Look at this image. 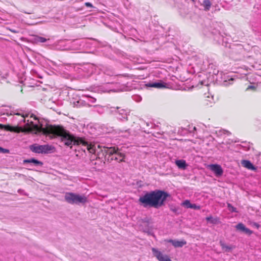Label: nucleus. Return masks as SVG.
<instances>
[{
  "mask_svg": "<svg viewBox=\"0 0 261 261\" xmlns=\"http://www.w3.org/2000/svg\"><path fill=\"white\" fill-rule=\"evenodd\" d=\"M2 150H1L0 152H3V153H8V152H9V150L8 149H4V148H2Z\"/></svg>",
  "mask_w": 261,
  "mask_h": 261,
  "instance_id": "obj_25",
  "label": "nucleus"
},
{
  "mask_svg": "<svg viewBox=\"0 0 261 261\" xmlns=\"http://www.w3.org/2000/svg\"><path fill=\"white\" fill-rule=\"evenodd\" d=\"M256 226H257V227H258V224H255Z\"/></svg>",
  "mask_w": 261,
  "mask_h": 261,
  "instance_id": "obj_35",
  "label": "nucleus"
},
{
  "mask_svg": "<svg viewBox=\"0 0 261 261\" xmlns=\"http://www.w3.org/2000/svg\"><path fill=\"white\" fill-rule=\"evenodd\" d=\"M149 87L156 88H161L165 87L163 83H154L149 85Z\"/></svg>",
  "mask_w": 261,
  "mask_h": 261,
  "instance_id": "obj_14",
  "label": "nucleus"
},
{
  "mask_svg": "<svg viewBox=\"0 0 261 261\" xmlns=\"http://www.w3.org/2000/svg\"><path fill=\"white\" fill-rule=\"evenodd\" d=\"M191 204L190 200H186L185 201H184L182 203V205H184L186 208H190Z\"/></svg>",
  "mask_w": 261,
  "mask_h": 261,
  "instance_id": "obj_18",
  "label": "nucleus"
},
{
  "mask_svg": "<svg viewBox=\"0 0 261 261\" xmlns=\"http://www.w3.org/2000/svg\"><path fill=\"white\" fill-rule=\"evenodd\" d=\"M175 163H176V164L179 163V160H176Z\"/></svg>",
  "mask_w": 261,
  "mask_h": 261,
  "instance_id": "obj_32",
  "label": "nucleus"
},
{
  "mask_svg": "<svg viewBox=\"0 0 261 261\" xmlns=\"http://www.w3.org/2000/svg\"><path fill=\"white\" fill-rule=\"evenodd\" d=\"M2 150V147H0V150Z\"/></svg>",
  "mask_w": 261,
  "mask_h": 261,
  "instance_id": "obj_36",
  "label": "nucleus"
},
{
  "mask_svg": "<svg viewBox=\"0 0 261 261\" xmlns=\"http://www.w3.org/2000/svg\"><path fill=\"white\" fill-rule=\"evenodd\" d=\"M46 40L47 39L46 38L42 37H40L38 38V41L42 43L46 42Z\"/></svg>",
  "mask_w": 261,
  "mask_h": 261,
  "instance_id": "obj_23",
  "label": "nucleus"
},
{
  "mask_svg": "<svg viewBox=\"0 0 261 261\" xmlns=\"http://www.w3.org/2000/svg\"><path fill=\"white\" fill-rule=\"evenodd\" d=\"M65 200L70 204H84L87 201V198L85 195H80L73 193L67 192L65 195Z\"/></svg>",
  "mask_w": 261,
  "mask_h": 261,
  "instance_id": "obj_4",
  "label": "nucleus"
},
{
  "mask_svg": "<svg viewBox=\"0 0 261 261\" xmlns=\"http://www.w3.org/2000/svg\"><path fill=\"white\" fill-rule=\"evenodd\" d=\"M10 31H11L12 32L14 33H18V31H15V30H11Z\"/></svg>",
  "mask_w": 261,
  "mask_h": 261,
  "instance_id": "obj_30",
  "label": "nucleus"
},
{
  "mask_svg": "<svg viewBox=\"0 0 261 261\" xmlns=\"http://www.w3.org/2000/svg\"><path fill=\"white\" fill-rule=\"evenodd\" d=\"M227 206L228 207L229 210L230 211H231V212H237L236 208L234 207L231 204L228 203L227 204Z\"/></svg>",
  "mask_w": 261,
  "mask_h": 261,
  "instance_id": "obj_20",
  "label": "nucleus"
},
{
  "mask_svg": "<svg viewBox=\"0 0 261 261\" xmlns=\"http://www.w3.org/2000/svg\"><path fill=\"white\" fill-rule=\"evenodd\" d=\"M256 90V87L254 86H249L246 89V91L252 90L255 91Z\"/></svg>",
  "mask_w": 261,
  "mask_h": 261,
  "instance_id": "obj_21",
  "label": "nucleus"
},
{
  "mask_svg": "<svg viewBox=\"0 0 261 261\" xmlns=\"http://www.w3.org/2000/svg\"><path fill=\"white\" fill-rule=\"evenodd\" d=\"M76 141L77 142L76 145L82 144L83 146H87L88 150H90L91 148L89 147L88 143L85 140L82 138H77Z\"/></svg>",
  "mask_w": 261,
  "mask_h": 261,
  "instance_id": "obj_12",
  "label": "nucleus"
},
{
  "mask_svg": "<svg viewBox=\"0 0 261 261\" xmlns=\"http://www.w3.org/2000/svg\"><path fill=\"white\" fill-rule=\"evenodd\" d=\"M180 163H186V161L185 160H180Z\"/></svg>",
  "mask_w": 261,
  "mask_h": 261,
  "instance_id": "obj_31",
  "label": "nucleus"
},
{
  "mask_svg": "<svg viewBox=\"0 0 261 261\" xmlns=\"http://www.w3.org/2000/svg\"><path fill=\"white\" fill-rule=\"evenodd\" d=\"M169 196L167 192L163 191L154 190L140 196L139 201L145 207L148 206L158 208L164 205Z\"/></svg>",
  "mask_w": 261,
  "mask_h": 261,
  "instance_id": "obj_1",
  "label": "nucleus"
},
{
  "mask_svg": "<svg viewBox=\"0 0 261 261\" xmlns=\"http://www.w3.org/2000/svg\"><path fill=\"white\" fill-rule=\"evenodd\" d=\"M241 163H246V164H248V163H250V162L249 161H247V160H242Z\"/></svg>",
  "mask_w": 261,
  "mask_h": 261,
  "instance_id": "obj_28",
  "label": "nucleus"
},
{
  "mask_svg": "<svg viewBox=\"0 0 261 261\" xmlns=\"http://www.w3.org/2000/svg\"><path fill=\"white\" fill-rule=\"evenodd\" d=\"M42 133L43 135H47L53 134L62 137V141L67 146L76 145L77 144L76 139L73 136L69 134L62 126L48 125L42 128Z\"/></svg>",
  "mask_w": 261,
  "mask_h": 261,
  "instance_id": "obj_2",
  "label": "nucleus"
},
{
  "mask_svg": "<svg viewBox=\"0 0 261 261\" xmlns=\"http://www.w3.org/2000/svg\"><path fill=\"white\" fill-rule=\"evenodd\" d=\"M206 220L207 221H211V222L213 224H216L219 221L218 219H217V218L213 219V218L212 216L206 217Z\"/></svg>",
  "mask_w": 261,
  "mask_h": 261,
  "instance_id": "obj_17",
  "label": "nucleus"
},
{
  "mask_svg": "<svg viewBox=\"0 0 261 261\" xmlns=\"http://www.w3.org/2000/svg\"><path fill=\"white\" fill-rule=\"evenodd\" d=\"M207 168L213 172L217 177H220L223 174V169L218 164H208Z\"/></svg>",
  "mask_w": 261,
  "mask_h": 261,
  "instance_id": "obj_8",
  "label": "nucleus"
},
{
  "mask_svg": "<svg viewBox=\"0 0 261 261\" xmlns=\"http://www.w3.org/2000/svg\"><path fill=\"white\" fill-rule=\"evenodd\" d=\"M22 91H23V89H22V88H21V92L22 93Z\"/></svg>",
  "mask_w": 261,
  "mask_h": 261,
  "instance_id": "obj_34",
  "label": "nucleus"
},
{
  "mask_svg": "<svg viewBox=\"0 0 261 261\" xmlns=\"http://www.w3.org/2000/svg\"><path fill=\"white\" fill-rule=\"evenodd\" d=\"M186 244V242L180 241V247Z\"/></svg>",
  "mask_w": 261,
  "mask_h": 261,
  "instance_id": "obj_29",
  "label": "nucleus"
},
{
  "mask_svg": "<svg viewBox=\"0 0 261 261\" xmlns=\"http://www.w3.org/2000/svg\"><path fill=\"white\" fill-rule=\"evenodd\" d=\"M165 243H171L172 245L175 247L179 246V241H173L172 240H165L164 241Z\"/></svg>",
  "mask_w": 261,
  "mask_h": 261,
  "instance_id": "obj_15",
  "label": "nucleus"
},
{
  "mask_svg": "<svg viewBox=\"0 0 261 261\" xmlns=\"http://www.w3.org/2000/svg\"><path fill=\"white\" fill-rule=\"evenodd\" d=\"M242 165L244 167L249 170H255L256 169V167L254 164H242Z\"/></svg>",
  "mask_w": 261,
  "mask_h": 261,
  "instance_id": "obj_16",
  "label": "nucleus"
},
{
  "mask_svg": "<svg viewBox=\"0 0 261 261\" xmlns=\"http://www.w3.org/2000/svg\"><path fill=\"white\" fill-rule=\"evenodd\" d=\"M31 118H33V119L34 120H37V118L36 117V116L33 114H32L30 116Z\"/></svg>",
  "mask_w": 261,
  "mask_h": 261,
  "instance_id": "obj_27",
  "label": "nucleus"
},
{
  "mask_svg": "<svg viewBox=\"0 0 261 261\" xmlns=\"http://www.w3.org/2000/svg\"><path fill=\"white\" fill-rule=\"evenodd\" d=\"M187 164H180V169H185L187 166Z\"/></svg>",
  "mask_w": 261,
  "mask_h": 261,
  "instance_id": "obj_26",
  "label": "nucleus"
},
{
  "mask_svg": "<svg viewBox=\"0 0 261 261\" xmlns=\"http://www.w3.org/2000/svg\"><path fill=\"white\" fill-rule=\"evenodd\" d=\"M191 208H193L194 210H200V206L197 205L195 204H191Z\"/></svg>",
  "mask_w": 261,
  "mask_h": 261,
  "instance_id": "obj_22",
  "label": "nucleus"
},
{
  "mask_svg": "<svg viewBox=\"0 0 261 261\" xmlns=\"http://www.w3.org/2000/svg\"><path fill=\"white\" fill-rule=\"evenodd\" d=\"M27 123L23 127L19 126H12L10 125H4L0 124V129H4L7 131L11 132H14L19 133L20 132L23 133H30L35 131V134L42 133L43 127L42 126H38L37 124H34L33 122L28 120Z\"/></svg>",
  "mask_w": 261,
  "mask_h": 261,
  "instance_id": "obj_3",
  "label": "nucleus"
},
{
  "mask_svg": "<svg viewBox=\"0 0 261 261\" xmlns=\"http://www.w3.org/2000/svg\"><path fill=\"white\" fill-rule=\"evenodd\" d=\"M236 228L238 230L244 232V233L250 235L253 232L249 228L245 227V226L242 223H239L236 226Z\"/></svg>",
  "mask_w": 261,
  "mask_h": 261,
  "instance_id": "obj_9",
  "label": "nucleus"
},
{
  "mask_svg": "<svg viewBox=\"0 0 261 261\" xmlns=\"http://www.w3.org/2000/svg\"><path fill=\"white\" fill-rule=\"evenodd\" d=\"M24 163H41V162L38 161L37 160L33 159L32 161L30 160H24Z\"/></svg>",
  "mask_w": 261,
  "mask_h": 261,
  "instance_id": "obj_19",
  "label": "nucleus"
},
{
  "mask_svg": "<svg viewBox=\"0 0 261 261\" xmlns=\"http://www.w3.org/2000/svg\"><path fill=\"white\" fill-rule=\"evenodd\" d=\"M124 159V155L118 151L112 154L110 156H107V161L109 162L120 163L121 162H125Z\"/></svg>",
  "mask_w": 261,
  "mask_h": 261,
  "instance_id": "obj_6",
  "label": "nucleus"
},
{
  "mask_svg": "<svg viewBox=\"0 0 261 261\" xmlns=\"http://www.w3.org/2000/svg\"><path fill=\"white\" fill-rule=\"evenodd\" d=\"M85 6L88 7H91V8L93 7L92 4L89 3V2L86 3H85Z\"/></svg>",
  "mask_w": 261,
  "mask_h": 261,
  "instance_id": "obj_24",
  "label": "nucleus"
},
{
  "mask_svg": "<svg viewBox=\"0 0 261 261\" xmlns=\"http://www.w3.org/2000/svg\"><path fill=\"white\" fill-rule=\"evenodd\" d=\"M153 255L159 261H171L169 257L154 248L151 249Z\"/></svg>",
  "mask_w": 261,
  "mask_h": 261,
  "instance_id": "obj_7",
  "label": "nucleus"
},
{
  "mask_svg": "<svg viewBox=\"0 0 261 261\" xmlns=\"http://www.w3.org/2000/svg\"><path fill=\"white\" fill-rule=\"evenodd\" d=\"M30 149L34 152L38 153H49L54 152L55 149L54 147L49 145H39L34 144L30 147Z\"/></svg>",
  "mask_w": 261,
  "mask_h": 261,
  "instance_id": "obj_5",
  "label": "nucleus"
},
{
  "mask_svg": "<svg viewBox=\"0 0 261 261\" xmlns=\"http://www.w3.org/2000/svg\"><path fill=\"white\" fill-rule=\"evenodd\" d=\"M118 148H115V147L108 148L106 151V157L107 158V156H110L112 154L116 153L118 152Z\"/></svg>",
  "mask_w": 261,
  "mask_h": 261,
  "instance_id": "obj_10",
  "label": "nucleus"
},
{
  "mask_svg": "<svg viewBox=\"0 0 261 261\" xmlns=\"http://www.w3.org/2000/svg\"><path fill=\"white\" fill-rule=\"evenodd\" d=\"M220 244L222 249L224 251L229 252L233 248L232 246H228L226 245L223 241H221L220 242Z\"/></svg>",
  "mask_w": 261,
  "mask_h": 261,
  "instance_id": "obj_11",
  "label": "nucleus"
},
{
  "mask_svg": "<svg viewBox=\"0 0 261 261\" xmlns=\"http://www.w3.org/2000/svg\"><path fill=\"white\" fill-rule=\"evenodd\" d=\"M176 165L178 167V168H179V164H176Z\"/></svg>",
  "mask_w": 261,
  "mask_h": 261,
  "instance_id": "obj_33",
  "label": "nucleus"
},
{
  "mask_svg": "<svg viewBox=\"0 0 261 261\" xmlns=\"http://www.w3.org/2000/svg\"><path fill=\"white\" fill-rule=\"evenodd\" d=\"M202 5L204 7V10L207 11L210 10L212 6V3L209 0H205L203 2Z\"/></svg>",
  "mask_w": 261,
  "mask_h": 261,
  "instance_id": "obj_13",
  "label": "nucleus"
}]
</instances>
